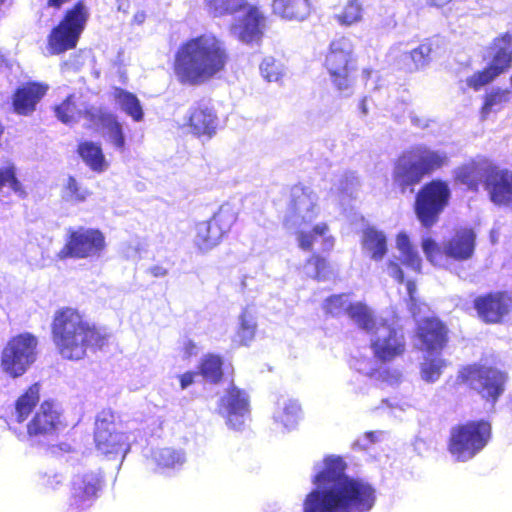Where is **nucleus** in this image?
Returning <instances> with one entry per match:
<instances>
[{
  "label": "nucleus",
  "instance_id": "1",
  "mask_svg": "<svg viewBox=\"0 0 512 512\" xmlns=\"http://www.w3.org/2000/svg\"><path fill=\"white\" fill-rule=\"evenodd\" d=\"M346 463L329 455L313 466L315 486L303 503L304 512H369L375 504V489L368 482L346 475Z\"/></svg>",
  "mask_w": 512,
  "mask_h": 512
},
{
  "label": "nucleus",
  "instance_id": "2",
  "mask_svg": "<svg viewBox=\"0 0 512 512\" xmlns=\"http://www.w3.org/2000/svg\"><path fill=\"white\" fill-rule=\"evenodd\" d=\"M227 61L224 42L211 33L203 34L179 47L174 73L182 84L200 85L224 70Z\"/></svg>",
  "mask_w": 512,
  "mask_h": 512
},
{
  "label": "nucleus",
  "instance_id": "3",
  "mask_svg": "<svg viewBox=\"0 0 512 512\" xmlns=\"http://www.w3.org/2000/svg\"><path fill=\"white\" fill-rule=\"evenodd\" d=\"M52 336L60 355L69 360L84 358L88 349L102 347L106 340L104 332L72 308H64L55 313Z\"/></svg>",
  "mask_w": 512,
  "mask_h": 512
},
{
  "label": "nucleus",
  "instance_id": "4",
  "mask_svg": "<svg viewBox=\"0 0 512 512\" xmlns=\"http://www.w3.org/2000/svg\"><path fill=\"white\" fill-rule=\"evenodd\" d=\"M350 318L370 336L371 349L377 359L392 361L405 351V339L400 330L373 311L364 303L351 307Z\"/></svg>",
  "mask_w": 512,
  "mask_h": 512
},
{
  "label": "nucleus",
  "instance_id": "5",
  "mask_svg": "<svg viewBox=\"0 0 512 512\" xmlns=\"http://www.w3.org/2000/svg\"><path fill=\"white\" fill-rule=\"evenodd\" d=\"M487 66L473 73L465 80L466 85L475 91L493 82L512 66V30L495 37L486 50Z\"/></svg>",
  "mask_w": 512,
  "mask_h": 512
},
{
  "label": "nucleus",
  "instance_id": "6",
  "mask_svg": "<svg viewBox=\"0 0 512 512\" xmlns=\"http://www.w3.org/2000/svg\"><path fill=\"white\" fill-rule=\"evenodd\" d=\"M490 438L491 426L486 421L459 425L451 430L449 452L457 461H468L483 450Z\"/></svg>",
  "mask_w": 512,
  "mask_h": 512
},
{
  "label": "nucleus",
  "instance_id": "7",
  "mask_svg": "<svg viewBox=\"0 0 512 512\" xmlns=\"http://www.w3.org/2000/svg\"><path fill=\"white\" fill-rule=\"evenodd\" d=\"M88 19L89 10L83 2H78L67 10L62 21L51 31L48 37L50 53L61 54L75 48Z\"/></svg>",
  "mask_w": 512,
  "mask_h": 512
},
{
  "label": "nucleus",
  "instance_id": "8",
  "mask_svg": "<svg viewBox=\"0 0 512 512\" xmlns=\"http://www.w3.org/2000/svg\"><path fill=\"white\" fill-rule=\"evenodd\" d=\"M38 340L31 333L11 338L1 353V369L12 378L22 376L36 361Z\"/></svg>",
  "mask_w": 512,
  "mask_h": 512
},
{
  "label": "nucleus",
  "instance_id": "9",
  "mask_svg": "<svg viewBox=\"0 0 512 512\" xmlns=\"http://www.w3.org/2000/svg\"><path fill=\"white\" fill-rule=\"evenodd\" d=\"M354 63V46L349 38L340 37L330 43L325 67L333 84L342 93L349 94L351 91Z\"/></svg>",
  "mask_w": 512,
  "mask_h": 512
},
{
  "label": "nucleus",
  "instance_id": "10",
  "mask_svg": "<svg viewBox=\"0 0 512 512\" xmlns=\"http://www.w3.org/2000/svg\"><path fill=\"white\" fill-rule=\"evenodd\" d=\"M106 246V238L100 230L79 228L70 233L59 257L97 260L105 253Z\"/></svg>",
  "mask_w": 512,
  "mask_h": 512
},
{
  "label": "nucleus",
  "instance_id": "11",
  "mask_svg": "<svg viewBox=\"0 0 512 512\" xmlns=\"http://www.w3.org/2000/svg\"><path fill=\"white\" fill-rule=\"evenodd\" d=\"M449 198V186L441 180H433L418 192L415 209L418 219L425 227H430L437 221Z\"/></svg>",
  "mask_w": 512,
  "mask_h": 512
},
{
  "label": "nucleus",
  "instance_id": "12",
  "mask_svg": "<svg viewBox=\"0 0 512 512\" xmlns=\"http://www.w3.org/2000/svg\"><path fill=\"white\" fill-rule=\"evenodd\" d=\"M111 419L112 415L105 412L98 416L94 436L96 448L105 455L121 454L124 457L134 436L122 431Z\"/></svg>",
  "mask_w": 512,
  "mask_h": 512
},
{
  "label": "nucleus",
  "instance_id": "13",
  "mask_svg": "<svg viewBox=\"0 0 512 512\" xmlns=\"http://www.w3.org/2000/svg\"><path fill=\"white\" fill-rule=\"evenodd\" d=\"M318 212L316 194L308 188L295 186L291 191V202L284 217V225L291 231L307 227L317 217Z\"/></svg>",
  "mask_w": 512,
  "mask_h": 512
},
{
  "label": "nucleus",
  "instance_id": "14",
  "mask_svg": "<svg viewBox=\"0 0 512 512\" xmlns=\"http://www.w3.org/2000/svg\"><path fill=\"white\" fill-rule=\"evenodd\" d=\"M217 411L226 419V424L229 428L241 430L249 419V398L247 393L231 383L220 397Z\"/></svg>",
  "mask_w": 512,
  "mask_h": 512
},
{
  "label": "nucleus",
  "instance_id": "15",
  "mask_svg": "<svg viewBox=\"0 0 512 512\" xmlns=\"http://www.w3.org/2000/svg\"><path fill=\"white\" fill-rule=\"evenodd\" d=\"M465 377L471 387L492 405L505 389L506 376L503 372L489 367H468Z\"/></svg>",
  "mask_w": 512,
  "mask_h": 512
},
{
  "label": "nucleus",
  "instance_id": "16",
  "mask_svg": "<svg viewBox=\"0 0 512 512\" xmlns=\"http://www.w3.org/2000/svg\"><path fill=\"white\" fill-rule=\"evenodd\" d=\"M58 406L52 401H44L27 425V436L31 445H44L56 432L60 424Z\"/></svg>",
  "mask_w": 512,
  "mask_h": 512
},
{
  "label": "nucleus",
  "instance_id": "17",
  "mask_svg": "<svg viewBox=\"0 0 512 512\" xmlns=\"http://www.w3.org/2000/svg\"><path fill=\"white\" fill-rule=\"evenodd\" d=\"M241 15L234 19L230 34L245 44L260 42L265 30V17L255 6L247 4L240 10Z\"/></svg>",
  "mask_w": 512,
  "mask_h": 512
},
{
  "label": "nucleus",
  "instance_id": "18",
  "mask_svg": "<svg viewBox=\"0 0 512 512\" xmlns=\"http://www.w3.org/2000/svg\"><path fill=\"white\" fill-rule=\"evenodd\" d=\"M219 126L217 113L208 100H200L192 105L187 114V127L196 137L211 139Z\"/></svg>",
  "mask_w": 512,
  "mask_h": 512
},
{
  "label": "nucleus",
  "instance_id": "19",
  "mask_svg": "<svg viewBox=\"0 0 512 512\" xmlns=\"http://www.w3.org/2000/svg\"><path fill=\"white\" fill-rule=\"evenodd\" d=\"M86 114L90 124L101 130L108 143L118 151L122 152L125 149L126 140L123 128L114 114L102 108L86 109Z\"/></svg>",
  "mask_w": 512,
  "mask_h": 512
},
{
  "label": "nucleus",
  "instance_id": "20",
  "mask_svg": "<svg viewBox=\"0 0 512 512\" xmlns=\"http://www.w3.org/2000/svg\"><path fill=\"white\" fill-rule=\"evenodd\" d=\"M101 488V477L95 472L77 474L72 482L70 506L81 512L92 505Z\"/></svg>",
  "mask_w": 512,
  "mask_h": 512
},
{
  "label": "nucleus",
  "instance_id": "21",
  "mask_svg": "<svg viewBox=\"0 0 512 512\" xmlns=\"http://www.w3.org/2000/svg\"><path fill=\"white\" fill-rule=\"evenodd\" d=\"M485 190L492 203L512 210V170L493 165Z\"/></svg>",
  "mask_w": 512,
  "mask_h": 512
},
{
  "label": "nucleus",
  "instance_id": "22",
  "mask_svg": "<svg viewBox=\"0 0 512 512\" xmlns=\"http://www.w3.org/2000/svg\"><path fill=\"white\" fill-rule=\"evenodd\" d=\"M422 168L419 166L411 150L403 152L395 163L393 170V182L404 193L409 187L418 184L424 177Z\"/></svg>",
  "mask_w": 512,
  "mask_h": 512
},
{
  "label": "nucleus",
  "instance_id": "23",
  "mask_svg": "<svg viewBox=\"0 0 512 512\" xmlns=\"http://www.w3.org/2000/svg\"><path fill=\"white\" fill-rule=\"evenodd\" d=\"M297 233L298 246L305 251L317 247L321 251H330L335 245V238L326 223H318L311 229L303 227L295 231Z\"/></svg>",
  "mask_w": 512,
  "mask_h": 512
},
{
  "label": "nucleus",
  "instance_id": "24",
  "mask_svg": "<svg viewBox=\"0 0 512 512\" xmlns=\"http://www.w3.org/2000/svg\"><path fill=\"white\" fill-rule=\"evenodd\" d=\"M47 90L48 85L41 83H27L19 87L12 98L15 113L22 116L31 115Z\"/></svg>",
  "mask_w": 512,
  "mask_h": 512
},
{
  "label": "nucleus",
  "instance_id": "25",
  "mask_svg": "<svg viewBox=\"0 0 512 512\" xmlns=\"http://www.w3.org/2000/svg\"><path fill=\"white\" fill-rule=\"evenodd\" d=\"M511 304V298L504 293L489 294L475 300V308L479 316L491 323L498 322L507 314Z\"/></svg>",
  "mask_w": 512,
  "mask_h": 512
},
{
  "label": "nucleus",
  "instance_id": "26",
  "mask_svg": "<svg viewBox=\"0 0 512 512\" xmlns=\"http://www.w3.org/2000/svg\"><path fill=\"white\" fill-rule=\"evenodd\" d=\"M475 239L476 235L472 229L461 228L443 243V252L458 261L468 260L474 253Z\"/></svg>",
  "mask_w": 512,
  "mask_h": 512
},
{
  "label": "nucleus",
  "instance_id": "27",
  "mask_svg": "<svg viewBox=\"0 0 512 512\" xmlns=\"http://www.w3.org/2000/svg\"><path fill=\"white\" fill-rule=\"evenodd\" d=\"M418 338L426 352H439L446 343V329L435 318H426L418 323Z\"/></svg>",
  "mask_w": 512,
  "mask_h": 512
},
{
  "label": "nucleus",
  "instance_id": "28",
  "mask_svg": "<svg viewBox=\"0 0 512 512\" xmlns=\"http://www.w3.org/2000/svg\"><path fill=\"white\" fill-rule=\"evenodd\" d=\"M493 165L488 160L466 164L456 171V179L471 190H477L481 183L486 189L488 174L492 171Z\"/></svg>",
  "mask_w": 512,
  "mask_h": 512
},
{
  "label": "nucleus",
  "instance_id": "29",
  "mask_svg": "<svg viewBox=\"0 0 512 512\" xmlns=\"http://www.w3.org/2000/svg\"><path fill=\"white\" fill-rule=\"evenodd\" d=\"M302 417L301 406L297 400L281 397L273 413L274 423L284 431L295 429Z\"/></svg>",
  "mask_w": 512,
  "mask_h": 512
},
{
  "label": "nucleus",
  "instance_id": "30",
  "mask_svg": "<svg viewBox=\"0 0 512 512\" xmlns=\"http://www.w3.org/2000/svg\"><path fill=\"white\" fill-rule=\"evenodd\" d=\"M193 244L200 253H207L217 247L222 235L209 220L198 222L194 228Z\"/></svg>",
  "mask_w": 512,
  "mask_h": 512
},
{
  "label": "nucleus",
  "instance_id": "31",
  "mask_svg": "<svg viewBox=\"0 0 512 512\" xmlns=\"http://www.w3.org/2000/svg\"><path fill=\"white\" fill-rule=\"evenodd\" d=\"M412 154L416 158L424 175L437 170L448 163V156L444 151L432 150L424 145L412 147Z\"/></svg>",
  "mask_w": 512,
  "mask_h": 512
},
{
  "label": "nucleus",
  "instance_id": "32",
  "mask_svg": "<svg viewBox=\"0 0 512 512\" xmlns=\"http://www.w3.org/2000/svg\"><path fill=\"white\" fill-rule=\"evenodd\" d=\"M95 108L94 106H88L83 102L76 101L75 95H70L65 101L55 108L57 118L65 124H73L79 121L81 118L89 121L87 117L86 109Z\"/></svg>",
  "mask_w": 512,
  "mask_h": 512
},
{
  "label": "nucleus",
  "instance_id": "33",
  "mask_svg": "<svg viewBox=\"0 0 512 512\" xmlns=\"http://www.w3.org/2000/svg\"><path fill=\"white\" fill-rule=\"evenodd\" d=\"M273 11L282 18L304 20L310 13L309 0H274Z\"/></svg>",
  "mask_w": 512,
  "mask_h": 512
},
{
  "label": "nucleus",
  "instance_id": "34",
  "mask_svg": "<svg viewBox=\"0 0 512 512\" xmlns=\"http://www.w3.org/2000/svg\"><path fill=\"white\" fill-rule=\"evenodd\" d=\"M362 247L373 260H382L387 252L386 236L374 227H368L363 231Z\"/></svg>",
  "mask_w": 512,
  "mask_h": 512
},
{
  "label": "nucleus",
  "instance_id": "35",
  "mask_svg": "<svg viewBox=\"0 0 512 512\" xmlns=\"http://www.w3.org/2000/svg\"><path fill=\"white\" fill-rule=\"evenodd\" d=\"M112 97L116 105L135 122L143 120V108L136 95L122 88L116 87L113 89Z\"/></svg>",
  "mask_w": 512,
  "mask_h": 512
},
{
  "label": "nucleus",
  "instance_id": "36",
  "mask_svg": "<svg viewBox=\"0 0 512 512\" xmlns=\"http://www.w3.org/2000/svg\"><path fill=\"white\" fill-rule=\"evenodd\" d=\"M257 331L256 314L251 308H244L238 316V325L234 341L240 345H249L255 338Z\"/></svg>",
  "mask_w": 512,
  "mask_h": 512
},
{
  "label": "nucleus",
  "instance_id": "37",
  "mask_svg": "<svg viewBox=\"0 0 512 512\" xmlns=\"http://www.w3.org/2000/svg\"><path fill=\"white\" fill-rule=\"evenodd\" d=\"M238 207L231 202L223 203L209 219L212 225L222 234H227L236 222Z\"/></svg>",
  "mask_w": 512,
  "mask_h": 512
},
{
  "label": "nucleus",
  "instance_id": "38",
  "mask_svg": "<svg viewBox=\"0 0 512 512\" xmlns=\"http://www.w3.org/2000/svg\"><path fill=\"white\" fill-rule=\"evenodd\" d=\"M78 152L83 161L96 172H103L108 168L100 145L93 142H83L79 145Z\"/></svg>",
  "mask_w": 512,
  "mask_h": 512
},
{
  "label": "nucleus",
  "instance_id": "39",
  "mask_svg": "<svg viewBox=\"0 0 512 512\" xmlns=\"http://www.w3.org/2000/svg\"><path fill=\"white\" fill-rule=\"evenodd\" d=\"M396 247L401 263L414 271H420L421 257L418 251L411 245L405 233H399L396 239Z\"/></svg>",
  "mask_w": 512,
  "mask_h": 512
},
{
  "label": "nucleus",
  "instance_id": "40",
  "mask_svg": "<svg viewBox=\"0 0 512 512\" xmlns=\"http://www.w3.org/2000/svg\"><path fill=\"white\" fill-rule=\"evenodd\" d=\"M151 459L159 468H177L184 464L185 454L182 450L170 447L157 448L152 450Z\"/></svg>",
  "mask_w": 512,
  "mask_h": 512
},
{
  "label": "nucleus",
  "instance_id": "41",
  "mask_svg": "<svg viewBox=\"0 0 512 512\" xmlns=\"http://www.w3.org/2000/svg\"><path fill=\"white\" fill-rule=\"evenodd\" d=\"M435 353L427 352L420 366L421 379L427 383L438 381L446 367V361Z\"/></svg>",
  "mask_w": 512,
  "mask_h": 512
},
{
  "label": "nucleus",
  "instance_id": "42",
  "mask_svg": "<svg viewBox=\"0 0 512 512\" xmlns=\"http://www.w3.org/2000/svg\"><path fill=\"white\" fill-rule=\"evenodd\" d=\"M40 386L35 383L22 394L15 405V416L18 422H23L39 401Z\"/></svg>",
  "mask_w": 512,
  "mask_h": 512
},
{
  "label": "nucleus",
  "instance_id": "43",
  "mask_svg": "<svg viewBox=\"0 0 512 512\" xmlns=\"http://www.w3.org/2000/svg\"><path fill=\"white\" fill-rule=\"evenodd\" d=\"M204 3L208 13L214 17L233 15L248 4L247 0H204Z\"/></svg>",
  "mask_w": 512,
  "mask_h": 512
},
{
  "label": "nucleus",
  "instance_id": "44",
  "mask_svg": "<svg viewBox=\"0 0 512 512\" xmlns=\"http://www.w3.org/2000/svg\"><path fill=\"white\" fill-rule=\"evenodd\" d=\"M511 92L508 89L493 88L485 95L484 105L481 110L482 118H487L491 112L499 110L505 103L509 102Z\"/></svg>",
  "mask_w": 512,
  "mask_h": 512
},
{
  "label": "nucleus",
  "instance_id": "45",
  "mask_svg": "<svg viewBox=\"0 0 512 512\" xmlns=\"http://www.w3.org/2000/svg\"><path fill=\"white\" fill-rule=\"evenodd\" d=\"M222 364L219 356L207 355L200 363L198 374L207 382L217 383L223 375Z\"/></svg>",
  "mask_w": 512,
  "mask_h": 512
},
{
  "label": "nucleus",
  "instance_id": "46",
  "mask_svg": "<svg viewBox=\"0 0 512 512\" xmlns=\"http://www.w3.org/2000/svg\"><path fill=\"white\" fill-rule=\"evenodd\" d=\"M363 11L360 0H346L342 10L335 17L341 25L351 26L362 20Z\"/></svg>",
  "mask_w": 512,
  "mask_h": 512
},
{
  "label": "nucleus",
  "instance_id": "47",
  "mask_svg": "<svg viewBox=\"0 0 512 512\" xmlns=\"http://www.w3.org/2000/svg\"><path fill=\"white\" fill-rule=\"evenodd\" d=\"M4 186H8L21 198L26 196L22 183L16 177V167L11 162H7L4 166L0 167V190Z\"/></svg>",
  "mask_w": 512,
  "mask_h": 512
},
{
  "label": "nucleus",
  "instance_id": "48",
  "mask_svg": "<svg viewBox=\"0 0 512 512\" xmlns=\"http://www.w3.org/2000/svg\"><path fill=\"white\" fill-rule=\"evenodd\" d=\"M304 274L317 280L329 278V266L325 258L319 255H312L303 267Z\"/></svg>",
  "mask_w": 512,
  "mask_h": 512
},
{
  "label": "nucleus",
  "instance_id": "49",
  "mask_svg": "<svg viewBox=\"0 0 512 512\" xmlns=\"http://www.w3.org/2000/svg\"><path fill=\"white\" fill-rule=\"evenodd\" d=\"M358 303L359 302L351 303L349 296L346 294L334 295L326 299L324 309L327 313L334 316H338L342 313H347L350 316L351 307Z\"/></svg>",
  "mask_w": 512,
  "mask_h": 512
},
{
  "label": "nucleus",
  "instance_id": "50",
  "mask_svg": "<svg viewBox=\"0 0 512 512\" xmlns=\"http://www.w3.org/2000/svg\"><path fill=\"white\" fill-rule=\"evenodd\" d=\"M260 72L268 82H277L284 75V66L273 57H266L260 65Z\"/></svg>",
  "mask_w": 512,
  "mask_h": 512
},
{
  "label": "nucleus",
  "instance_id": "51",
  "mask_svg": "<svg viewBox=\"0 0 512 512\" xmlns=\"http://www.w3.org/2000/svg\"><path fill=\"white\" fill-rule=\"evenodd\" d=\"M89 191L83 188L73 177L67 179L63 190V198L70 202H82L89 196Z\"/></svg>",
  "mask_w": 512,
  "mask_h": 512
},
{
  "label": "nucleus",
  "instance_id": "52",
  "mask_svg": "<svg viewBox=\"0 0 512 512\" xmlns=\"http://www.w3.org/2000/svg\"><path fill=\"white\" fill-rule=\"evenodd\" d=\"M431 51V46L428 43H423L411 51L410 57L416 68H421L428 64L430 61Z\"/></svg>",
  "mask_w": 512,
  "mask_h": 512
},
{
  "label": "nucleus",
  "instance_id": "53",
  "mask_svg": "<svg viewBox=\"0 0 512 512\" xmlns=\"http://www.w3.org/2000/svg\"><path fill=\"white\" fill-rule=\"evenodd\" d=\"M338 181H339V185L336 187V190L339 193L346 194L348 196H352L355 188L358 185V179L355 176V174L354 173L345 174V175L341 176V178Z\"/></svg>",
  "mask_w": 512,
  "mask_h": 512
},
{
  "label": "nucleus",
  "instance_id": "54",
  "mask_svg": "<svg viewBox=\"0 0 512 512\" xmlns=\"http://www.w3.org/2000/svg\"><path fill=\"white\" fill-rule=\"evenodd\" d=\"M422 248L427 259L434 265L439 264L441 256L440 248L437 243L431 238H424L422 241Z\"/></svg>",
  "mask_w": 512,
  "mask_h": 512
},
{
  "label": "nucleus",
  "instance_id": "55",
  "mask_svg": "<svg viewBox=\"0 0 512 512\" xmlns=\"http://www.w3.org/2000/svg\"><path fill=\"white\" fill-rule=\"evenodd\" d=\"M352 366L355 370L365 376H372L375 371V362L367 357L355 359Z\"/></svg>",
  "mask_w": 512,
  "mask_h": 512
},
{
  "label": "nucleus",
  "instance_id": "56",
  "mask_svg": "<svg viewBox=\"0 0 512 512\" xmlns=\"http://www.w3.org/2000/svg\"><path fill=\"white\" fill-rule=\"evenodd\" d=\"M384 436L382 431H372L364 434L363 438L358 439L355 445L361 449H367L369 444L378 442Z\"/></svg>",
  "mask_w": 512,
  "mask_h": 512
},
{
  "label": "nucleus",
  "instance_id": "57",
  "mask_svg": "<svg viewBox=\"0 0 512 512\" xmlns=\"http://www.w3.org/2000/svg\"><path fill=\"white\" fill-rule=\"evenodd\" d=\"M406 288H407V293L409 296L410 311L413 314V316L416 317L421 312V308H420V306L418 307L417 299L415 297L416 285H415V283L408 281L406 284Z\"/></svg>",
  "mask_w": 512,
  "mask_h": 512
},
{
  "label": "nucleus",
  "instance_id": "58",
  "mask_svg": "<svg viewBox=\"0 0 512 512\" xmlns=\"http://www.w3.org/2000/svg\"><path fill=\"white\" fill-rule=\"evenodd\" d=\"M388 274L397 280L399 283H402L404 280V274L402 269L399 267L397 263L390 262L387 268Z\"/></svg>",
  "mask_w": 512,
  "mask_h": 512
},
{
  "label": "nucleus",
  "instance_id": "59",
  "mask_svg": "<svg viewBox=\"0 0 512 512\" xmlns=\"http://www.w3.org/2000/svg\"><path fill=\"white\" fill-rule=\"evenodd\" d=\"M183 354L184 357L189 358L197 354V346L192 340H185L183 343Z\"/></svg>",
  "mask_w": 512,
  "mask_h": 512
},
{
  "label": "nucleus",
  "instance_id": "60",
  "mask_svg": "<svg viewBox=\"0 0 512 512\" xmlns=\"http://www.w3.org/2000/svg\"><path fill=\"white\" fill-rule=\"evenodd\" d=\"M198 375V373L186 372L180 376V385L182 389L188 388L194 382V377Z\"/></svg>",
  "mask_w": 512,
  "mask_h": 512
},
{
  "label": "nucleus",
  "instance_id": "61",
  "mask_svg": "<svg viewBox=\"0 0 512 512\" xmlns=\"http://www.w3.org/2000/svg\"><path fill=\"white\" fill-rule=\"evenodd\" d=\"M47 479L45 480V484L50 488L54 489L58 484L63 482V476L60 474L47 475Z\"/></svg>",
  "mask_w": 512,
  "mask_h": 512
},
{
  "label": "nucleus",
  "instance_id": "62",
  "mask_svg": "<svg viewBox=\"0 0 512 512\" xmlns=\"http://www.w3.org/2000/svg\"><path fill=\"white\" fill-rule=\"evenodd\" d=\"M386 376L384 377L385 381H387L389 384L393 385L400 381L401 373L397 370L395 371H385L384 372Z\"/></svg>",
  "mask_w": 512,
  "mask_h": 512
},
{
  "label": "nucleus",
  "instance_id": "63",
  "mask_svg": "<svg viewBox=\"0 0 512 512\" xmlns=\"http://www.w3.org/2000/svg\"><path fill=\"white\" fill-rule=\"evenodd\" d=\"M410 119L411 123L416 127L425 128L428 126V121L424 118L419 117L416 114H411Z\"/></svg>",
  "mask_w": 512,
  "mask_h": 512
},
{
  "label": "nucleus",
  "instance_id": "64",
  "mask_svg": "<svg viewBox=\"0 0 512 512\" xmlns=\"http://www.w3.org/2000/svg\"><path fill=\"white\" fill-rule=\"evenodd\" d=\"M368 99L366 97L362 98L359 102V105H358V108H359V111H360V114L361 116H367L368 113H369V108H368Z\"/></svg>",
  "mask_w": 512,
  "mask_h": 512
}]
</instances>
